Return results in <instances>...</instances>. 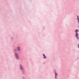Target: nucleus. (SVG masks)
I'll return each instance as SVG.
<instances>
[{
    "mask_svg": "<svg viewBox=\"0 0 79 79\" xmlns=\"http://www.w3.org/2000/svg\"><path fill=\"white\" fill-rule=\"evenodd\" d=\"M78 31V30H75V32H76V36L77 37V39H79V38H78V33H77V32Z\"/></svg>",
    "mask_w": 79,
    "mask_h": 79,
    "instance_id": "obj_1",
    "label": "nucleus"
},
{
    "mask_svg": "<svg viewBox=\"0 0 79 79\" xmlns=\"http://www.w3.org/2000/svg\"><path fill=\"white\" fill-rule=\"evenodd\" d=\"M15 55L17 59H18L19 58V55H18V54L17 53H15Z\"/></svg>",
    "mask_w": 79,
    "mask_h": 79,
    "instance_id": "obj_2",
    "label": "nucleus"
},
{
    "mask_svg": "<svg viewBox=\"0 0 79 79\" xmlns=\"http://www.w3.org/2000/svg\"><path fill=\"white\" fill-rule=\"evenodd\" d=\"M20 68L21 70H23V67H22V66L21 65H20Z\"/></svg>",
    "mask_w": 79,
    "mask_h": 79,
    "instance_id": "obj_3",
    "label": "nucleus"
},
{
    "mask_svg": "<svg viewBox=\"0 0 79 79\" xmlns=\"http://www.w3.org/2000/svg\"><path fill=\"white\" fill-rule=\"evenodd\" d=\"M17 49L18 51L20 50V48L19 47H17Z\"/></svg>",
    "mask_w": 79,
    "mask_h": 79,
    "instance_id": "obj_4",
    "label": "nucleus"
},
{
    "mask_svg": "<svg viewBox=\"0 0 79 79\" xmlns=\"http://www.w3.org/2000/svg\"><path fill=\"white\" fill-rule=\"evenodd\" d=\"M55 78H56V76H58V74H57V73H55Z\"/></svg>",
    "mask_w": 79,
    "mask_h": 79,
    "instance_id": "obj_5",
    "label": "nucleus"
},
{
    "mask_svg": "<svg viewBox=\"0 0 79 79\" xmlns=\"http://www.w3.org/2000/svg\"><path fill=\"white\" fill-rule=\"evenodd\" d=\"M77 19L78 22V23H79V18L78 17V16H77Z\"/></svg>",
    "mask_w": 79,
    "mask_h": 79,
    "instance_id": "obj_6",
    "label": "nucleus"
},
{
    "mask_svg": "<svg viewBox=\"0 0 79 79\" xmlns=\"http://www.w3.org/2000/svg\"><path fill=\"white\" fill-rule=\"evenodd\" d=\"M43 56H44V58H46V56H45V54H43Z\"/></svg>",
    "mask_w": 79,
    "mask_h": 79,
    "instance_id": "obj_7",
    "label": "nucleus"
}]
</instances>
